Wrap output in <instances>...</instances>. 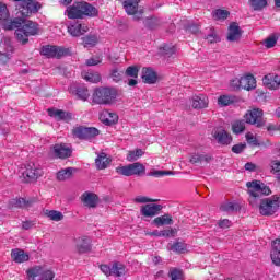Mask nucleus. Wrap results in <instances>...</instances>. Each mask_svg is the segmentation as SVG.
Segmentation results:
<instances>
[{
	"label": "nucleus",
	"instance_id": "f257e3e1",
	"mask_svg": "<svg viewBox=\"0 0 280 280\" xmlns=\"http://www.w3.org/2000/svg\"><path fill=\"white\" fill-rule=\"evenodd\" d=\"M97 14V8L86 1L74 2L66 9V15L70 20L86 19V16L93 19Z\"/></svg>",
	"mask_w": 280,
	"mask_h": 280
},
{
	"label": "nucleus",
	"instance_id": "f03ea898",
	"mask_svg": "<svg viewBox=\"0 0 280 280\" xmlns=\"http://www.w3.org/2000/svg\"><path fill=\"white\" fill-rule=\"evenodd\" d=\"M246 187L248 188L247 192L250 196L249 203L252 207H257V200H259L261 196H270L272 194L270 187L261 183V180L247 182Z\"/></svg>",
	"mask_w": 280,
	"mask_h": 280
},
{
	"label": "nucleus",
	"instance_id": "7ed1b4c3",
	"mask_svg": "<svg viewBox=\"0 0 280 280\" xmlns=\"http://www.w3.org/2000/svg\"><path fill=\"white\" fill-rule=\"evenodd\" d=\"M117 95H119V91L115 88H98L93 93L92 102L100 105L113 104L117 100Z\"/></svg>",
	"mask_w": 280,
	"mask_h": 280
},
{
	"label": "nucleus",
	"instance_id": "20e7f679",
	"mask_svg": "<svg viewBox=\"0 0 280 280\" xmlns=\"http://www.w3.org/2000/svg\"><path fill=\"white\" fill-rule=\"evenodd\" d=\"M15 2V10L24 16L30 18L32 14H36L40 10L42 5L36 0H12Z\"/></svg>",
	"mask_w": 280,
	"mask_h": 280
},
{
	"label": "nucleus",
	"instance_id": "39448f33",
	"mask_svg": "<svg viewBox=\"0 0 280 280\" xmlns=\"http://www.w3.org/2000/svg\"><path fill=\"white\" fill-rule=\"evenodd\" d=\"M280 196L273 195L272 197L264 198L259 203L260 215H275L279 211Z\"/></svg>",
	"mask_w": 280,
	"mask_h": 280
},
{
	"label": "nucleus",
	"instance_id": "423d86ee",
	"mask_svg": "<svg viewBox=\"0 0 280 280\" xmlns=\"http://www.w3.org/2000/svg\"><path fill=\"white\" fill-rule=\"evenodd\" d=\"M116 173L120 176H144L145 165L140 162H135L125 166H118L115 168Z\"/></svg>",
	"mask_w": 280,
	"mask_h": 280
},
{
	"label": "nucleus",
	"instance_id": "0eeeda50",
	"mask_svg": "<svg viewBox=\"0 0 280 280\" xmlns=\"http://www.w3.org/2000/svg\"><path fill=\"white\" fill-rule=\"evenodd\" d=\"M100 135V130L95 127L79 126L72 129V136L81 141H91Z\"/></svg>",
	"mask_w": 280,
	"mask_h": 280
},
{
	"label": "nucleus",
	"instance_id": "6e6552de",
	"mask_svg": "<svg viewBox=\"0 0 280 280\" xmlns=\"http://www.w3.org/2000/svg\"><path fill=\"white\" fill-rule=\"evenodd\" d=\"M244 117L246 124H252V126H255L256 128H262V126L266 125V120H264V110L260 108L248 110Z\"/></svg>",
	"mask_w": 280,
	"mask_h": 280
},
{
	"label": "nucleus",
	"instance_id": "1a4fd4ad",
	"mask_svg": "<svg viewBox=\"0 0 280 280\" xmlns=\"http://www.w3.org/2000/svg\"><path fill=\"white\" fill-rule=\"evenodd\" d=\"M50 152L55 159H61L62 161H65V159L71 158V154H73V150H71L67 143L54 144L50 147Z\"/></svg>",
	"mask_w": 280,
	"mask_h": 280
},
{
	"label": "nucleus",
	"instance_id": "9d476101",
	"mask_svg": "<svg viewBox=\"0 0 280 280\" xmlns=\"http://www.w3.org/2000/svg\"><path fill=\"white\" fill-rule=\"evenodd\" d=\"M40 54L42 56H46V58L60 59L62 56H67L68 50L62 47L47 45L42 48Z\"/></svg>",
	"mask_w": 280,
	"mask_h": 280
},
{
	"label": "nucleus",
	"instance_id": "9b49d317",
	"mask_svg": "<svg viewBox=\"0 0 280 280\" xmlns=\"http://www.w3.org/2000/svg\"><path fill=\"white\" fill-rule=\"evenodd\" d=\"M163 210V206L159 203H147L141 207L140 212L143 218H155Z\"/></svg>",
	"mask_w": 280,
	"mask_h": 280
},
{
	"label": "nucleus",
	"instance_id": "f8f14e48",
	"mask_svg": "<svg viewBox=\"0 0 280 280\" xmlns=\"http://www.w3.org/2000/svg\"><path fill=\"white\" fill-rule=\"evenodd\" d=\"M212 137L220 145H231L233 143V136L224 129L215 130L212 132Z\"/></svg>",
	"mask_w": 280,
	"mask_h": 280
},
{
	"label": "nucleus",
	"instance_id": "ddd939ff",
	"mask_svg": "<svg viewBox=\"0 0 280 280\" xmlns=\"http://www.w3.org/2000/svg\"><path fill=\"white\" fill-rule=\"evenodd\" d=\"M24 176L27 178V183H36V180L43 176V170L34 164H28L24 172Z\"/></svg>",
	"mask_w": 280,
	"mask_h": 280
},
{
	"label": "nucleus",
	"instance_id": "4468645a",
	"mask_svg": "<svg viewBox=\"0 0 280 280\" xmlns=\"http://www.w3.org/2000/svg\"><path fill=\"white\" fill-rule=\"evenodd\" d=\"M86 32H89V25L84 23L75 22L68 26V33L70 34V36H73L74 38L84 36Z\"/></svg>",
	"mask_w": 280,
	"mask_h": 280
},
{
	"label": "nucleus",
	"instance_id": "2eb2a0df",
	"mask_svg": "<svg viewBox=\"0 0 280 280\" xmlns=\"http://www.w3.org/2000/svg\"><path fill=\"white\" fill-rule=\"evenodd\" d=\"M240 38H242V28H240L237 22H232L228 28L226 40H229V43H236Z\"/></svg>",
	"mask_w": 280,
	"mask_h": 280
},
{
	"label": "nucleus",
	"instance_id": "dca6fc26",
	"mask_svg": "<svg viewBox=\"0 0 280 280\" xmlns=\"http://www.w3.org/2000/svg\"><path fill=\"white\" fill-rule=\"evenodd\" d=\"M81 202H83L84 207H89V209H95L100 202V197L94 192L85 191L81 196Z\"/></svg>",
	"mask_w": 280,
	"mask_h": 280
},
{
	"label": "nucleus",
	"instance_id": "f3484780",
	"mask_svg": "<svg viewBox=\"0 0 280 280\" xmlns=\"http://www.w3.org/2000/svg\"><path fill=\"white\" fill-rule=\"evenodd\" d=\"M141 78L144 84H156L159 82V74L152 68H142Z\"/></svg>",
	"mask_w": 280,
	"mask_h": 280
},
{
	"label": "nucleus",
	"instance_id": "a211bd4d",
	"mask_svg": "<svg viewBox=\"0 0 280 280\" xmlns=\"http://www.w3.org/2000/svg\"><path fill=\"white\" fill-rule=\"evenodd\" d=\"M100 121L105 126H115L119 121V116L115 113H110L108 109H104L100 114Z\"/></svg>",
	"mask_w": 280,
	"mask_h": 280
},
{
	"label": "nucleus",
	"instance_id": "6ab92c4d",
	"mask_svg": "<svg viewBox=\"0 0 280 280\" xmlns=\"http://www.w3.org/2000/svg\"><path fill=\"white\" fill-rule=\"evenodd\" d=\"M213 160V155L209 153H194L190 156V163L192 165H208Z\"/></svg>",
	"mask_w": 280,
	"mask_h": 280
},
{
	"label": "nucleus",
	"instance_id": "aec40b11",
	"mask_svg": "<svg viewBox=\"0 0 280 280\" xmlns=\"http://www.w3.org/2000/svg\"><path fill=\"white\" fill-rule=\"evenodd\" d=\"M264 85L270 91L280 89V77L278 74H267L262 79Z\"/></svg>",
	"mask_w": 280,
	"mask_h": 280
},
{
	"label": "nucleus",
	"instance_id": "412c9836",
	"mask_svg": "<svg viewBox=\"0 0 280 280\" xmlns=\"http://www.w3.org/2000/svg\"><path fill=\"white\" fill-rule=\"evenodd\" d=\"M47 112L49 117H55V119L58 121H71V119H73L71 113L65 112L62 109L48 108Z\"/></svg>",
	"mask_w": 280,
	"mask_h": 280
},
{
	"label": "nucleus",
	"instance_id": "4be33fe9",
	"mask_svg": "<svg viewBox=\"0 0 280 280\" xmlns=\"http://www.w3.org/2000/svg\"><path fill=\"white\" fill-rule=\"evenodd\" d=\"M79 255H84V253H91V238L89 236H82L77 240L75 245Z\"/></svg>",
	"mask_w": 280,
	"mask_h": 280
},
{
	"label": "nucleus",
	"instance_id": "5701e85b",
	"mask_svg": "<svg viewBox=\"0 0 280 280\" xmlns=\"http://www.w3.org/2000/svg\"><path fill=\"white\" fill-rule=\"evenodd\" d=\"M244 91H253V89H257V80L253 74H247L241 78V90Z\"/></svg>",
	"mask_w": 280,
	"mask_h": 280
},
{
	"label": "nucleus",
	"instance_id": "b1692460",
	"mask_svg": "<svg viewBox=\"0 0 280 280\" xmlns=\"http://www.w3.org/2000/svg\"><path fill=\"white\" fill-rule=\"evenodd\" d=\"M141 0H125L122 3L125 12L129 16H135L137 14V12H139V2Z\"/></svg>",
	"mask_w": 280,
	"mask_h": 280
},
{
	"label": "nucleus",
	"instance_id": "393cba45",
	"mask_svg": "<svg viewBox=\"0 0 280 280\" xmlns=\"http://www.w3.org/2000/svg\"><path fill=\"white\" fill-rule=\"evenodd\" d=\"M112 161L113 160L108 158L106 153L104 152L100 153L95 159L96 170H106L110 165Z\"/></svg>",
	"mask_w": 280,
	"mask_h": 280
},
{
	"label": "nucleus",
	"instance_id": "a878e982",
	"mask_svg": "<svg viewBox=\"0 0 280 280\" xmlns=\"http://www.w3.org/2000/svg\"><path fill=\"white\" fill-rule=\"evenodd\" d=\"M20 30L26 33L28 36L38 35V24L31 20H25L24 25Z\"/></svg>",
	"mask_w": 280,
	"mask_h": 280
},
{
	"label": "nucleus",
	"instance_id": "bb28decb",
	"mask_svg": "<svg viewBox=\"0 0 280 280\" xmlns=\"http://www.w3.org/2000/svg\"><path fill=\"white\" fill-rule=\"evenodd\" d=\"M153 224H155V226H172V224H174V219L170 213H165L155 218Z\"/></svg>",
	"mask_w": 280,
	"mask_h": 280
},
{
	"label": "nucleus",
	"instance_id": "cd10ccee",
	"mask_svg": "<svg viewBox=\"0 0 280 280\" xmlns=\"http://www.w3.org/2000/svg\"><path fill=\"white\" fill-rule=\"evenodd\" d=\"M25 24V19L22 18H15L11 20L10 22H5L3 24L4 30L12 31V30H21L23 28V25Z\"/></svg>",
	"mask_w": 280,
	"mask_h": 280
},
{
	"label": "nucleus",
	"instance_id": "c85d7f7f",
	"mask_svg": "<svg viewBox=\"0 0 280 280\" xmlns=\"http://www.w3.org/2000/svg\"><path fill=\"white\" fill-rule=\"evenodd\" d=\"M11 258L15 264H23L25 261H30V255L25 254L22 249H13L11 252Z\"/></svg>",
	"mask_w": 280,
	"mask_h": 280
},
{
	"label": "nucleus",
	"instance_id": "c756f323",
	"mask_svg": "<svg viewBox=\"0 0 280 280\" xmlns=\"http://www.w3.org/2000/svg\"><path fill=\"white\" fill-rule=\"evenodd\" d=\"M271 261L275 266H280V238L272 243Z\"/></svg>",
	"mask_w": 280,
	"mask_h": 280
},
{
	"label": "nucleus",
	"instance_id": "7c9ffc66",
	"mask_svg": "<svg viewBox=\"0 0 280 280\" xmlns=\"http://www.w3.org/2000/svg\"><path fill=\"white\" fill-rule=\"evenodd\" d=\"M209 106V97L203 94H199L192 98V108H207Z\"/></svg>",
	"mask_w": 280,
	"mask_h": 280
},
{
	"label": "nucleus",
	"instance_id": "2f4dec72",
	"mask_svg": "<svg viewBox=\"0 0 280 280\" xmlns=\"http://www.w3.org/2000/svg\"><path fill=\"white\" fill-rule=\"evenodd\" d=\"M143 25L147 30H156L161 27V20L154 15H150L143 20Z\"/></svg>",
	"mask_w": 280,
	"mask_h": 280
},
{
	"label": "nucleus",
	"instance_id": "473e14b6",
	"mask_svg": "<svg viewBox=\"0 0 280 280\" xmlns=\"http://www.w3.org/2000/svg\"><path fill=\"white\" fill-rule=\"evenodd\" d=\"M10 21V11L8 10V5L3 2H0V23L5 25Z\"/></svg>",
	"mask_w": 280,
	"mask_h": 280
},
{
	"label": "nucleus",
	"instance_id": "72a5a7b5",
	"mask_svg": "<svg viewBox=\"0 0 280 280\" xmlns=\"http://www.w3.org/2000/svg\"><path fill=\"white\" fill-rule=\"evenodd\" d=\"M126 275V266L120 262H114L112 265V276L114 277H124Z\"/></svg>",
	"mask_w": 280,
	"mask_h": 280
},
{
	"label": "nucleus",
	"instance_id": "f704fd0d",
	"mask_svg": "<svg viewBox=\"0 0 280 280\" xmlns=\"http://www.w3.org/2000/svg\"><path fill=\"white\" fill-rule=\"evenodd\" d=\"M171 250L177 255H183L184 253H187V244H185V242L176 241L171 245Z\"/></svg>",
	"mask_w": 280,
	"mask_h": 280
},
{
	"label": "nucleus",
	"instance_id": "c9c22d12",
	"mask_svg": "<svg viewBox=\"0 0 280 280\" xmlns=\"http://www.w3.org/2000/svg\"><path fill=\"white\" fill-rule=\"evenodd\" d=\"M83 79L86 82H91L92 84H97V82H102V75L98 72H86L83 74Z\"/></svg>",
	"mask_w": 280,
	"mask_h": 280
},
{
	"label": "nucleus",
	"instance_id": "e433bc0d",
	"mask_svg": "<svg viewBox=\"0 0 280 280\" xmlns=\"http://www.w3.org/2000/svg\"><path fill=\"white\" fill-rule=\"evenodd\" d=\"M45 215L52 220V222H60L61 220H65V214L57 210H46Z\"/></svg>",
	"mask_w": 280,
	"mask_h": 280
},
{
	"label": "nucleus",
	"instance_id": "4c0bfd02",
	"mask_svg": "<svg viewBox=\"0 0 280 280\" xmlns=\"http://www.w3.org/2000/svg\"><path fill=\"white\" fill-rule=\"evenodd\" d=\"M15 38L20 45H27V43H30V35L26 32L21 31V28L15 30Z\"/></svg>",
	"mask_w": 280,
	"mask_h": 280
},
{
	"label": "nucleus",
	"instance_id": "58836bf2",
	"mask_svg": "<svg viewBox=\"0 0 280 280\" xmlns=\"http://www.w3.org/2000/svg\"><path fill=\"white\" fill-rule=\"evenodd\" d=\"M73 176V167H67L57 173V180H69Z\"/></svg>",
	"mask_w": 280,
	"mask_h": 280
},
{
	"label": "nucleus",
	"instance_id": "ea45409f",
	"mask_svg": "<svg viewBox=\"0 0 280 280\" xmlns=\"http://www.w3.org/2000/svg\"><path fill=\"white\" fill-rule=\"evenodd\" d=\"M143 154H144V152L141 149L128 151L127 161H129L130 163H132L135 161H139V159H141V156H143Z\"/></svg>",
	"mask_w": 280,
	"mask_h": 280
},
{
	"label": "nucleus",
	"instance_id": "a19ab883",
	"mask_svg": "<svg viewBox=\"0 0 280 280\" xmlns=\"http://www.w3.org/2000/svg\"><path fill=\"white\" fill-rule=\"evenodd\" d=\"M246 130V121L244 120H236L232 124V131L234 135H241Z\"/></svg>",
	"mask_w": 280,
	"mask_h": 280
},
{
	"label": "nucleus",
	"instance_id": "79ce46f5",
	"mask_svg": "<svg viewBox=\"0 0 280 280\" xmlns=\"http://www.w3.org/2000/svg\"><path fill=\"white\" fill-rule=\"evenodd\" d=\"M219 106H231V104H235V96L231 95H221L218 98Z\"/></svg>",
	"mask_w": 280,
	"mask_h": 280
},
{
	"label": "nucleus",
	"instance_id": "37998d69",
	"mask_svg": "<svg viewBox=\"0 0 280 280\" xmlns=\"http://www.w3.org/2000/svg\"><path fill=\"white\" fill-rule=\"evenodd\" d=\"M82 43L84 47H95V45L98 43L97 35L84 36L82 37Z\"/></svg>",
	"mask_w": 280,
	"mask_h": 280
},
{
	"label": "nucleus",
	"instance_id": "c03bdc74",
	"mask_svg": "<svg viewBox=\"0 0 280 280\" xmlns=\"http://www.w3.org/2000/svg\"><path fill=\"white\" fill-rule=\"evenodd\" d=\"M168 277L171 280H183L185 279V275L182 269L171 268L168 271Z\"/></svg>",
	"mask_w": 280,
	"mask_h": 280
},
{
	"label": "nucleus",
	"instance_id": "a18cd8bd",
	"mask_svg": "<svg viewBox=\"0 0 280 280\" xmlns=\"http://www.w3.org/2000/svg\"><path fill=\"white\" fill-rule=\"evenodd\" d=\"M249 3L256 12L261 11V9L266 8L268 5L267 0H249Z\"/></svg>",
	"mask_w": 280,
	"mask_h": 280
},
{
	"label": "nucleus",
	"instance_id": "49530a36",
	"mask_svg": "<svg viewBox=\"0 0 280 280\" xmlns=\"http://www.w3.org/2000/svg\"><path fill=\"white\" fill-rule=\"evenodd\" d=\"M205 40H207L210 45H213L215 43H220V37L218 35V32H215L214 28H210V34H208L206 37H205Z\"/></svg>",
	"mask_w": 280,
	"mask_h": 280
},
{
	"label": "nucleus",
	"instance_id": "de8ad7c7",
	"mask_svg": "<svg viewBox=\"0 0 280 280\" xmlns=\"http://www.w3.org/2000/svg\"><path fill=\"white\" fill-rule=\"evenodd\" d=\"M26 275L30 277V279H36V277H40V275H43V267L36 266L27 269Z\"/></svg>",
	"mask_w": 280,
	"mask_h": 280
},
{
	"label": "nucleus",
	"instance_id": "09e8293b",
	"mask_svg": "<svg viewBox=\"0 0 280 280\" xmlns=\"http://www.w3.org/2000/svg\"><path fill=\"white\" fill-rule=\"evenodd\" d=\"M162 56H173L176 52V47L164 44L160 47Z\"/></svg>",
	"mask_w": 280,
	"mask_h": 280
},
{
	"label": "nucleus",
	"instance_id": "8fccbe9b",
	"mask_svg": "<svg viewBox=\"0 0 280 280\" xmlns=\"http://www.w3.org/2000/svg\"><path fill=\"white\" fill-rule=\"evenodd\" d=\"M110 78L113 80V82H121V80H124V71L114 68L110 72Z\"/></svg>",
	"mask_w": 280,
	"mask_h": 280
},
{
	"label": "nucleus",
	"instance_id": "3c124183",
	"mask_svg": "<svg viewBox=\"0 0 280 280\" xmlns=\"http://www.w3.org/2000/svg\"><path fill=\"white\" fill-rule=\"evenodd\" d=\"M230 15H231V12H229L226 10H222V9L215 10V12L213 14L214 19H217L219 21L220 20L224 21V20L229 19Z\"/></svg>",
	"mask_w": 280,
	"mask_h": 280
},
{
	"label": "nucleus",
	"instance_id": "603ef678",
	"mask_svg": "<svg viewBox=\"0 0 280 280\" xmlns=\"http://www.w3.org/2000/svg\"><path fill=\"white\" fill-rule=\"evenodd\" d=\"M77 96L79 100H82L83 102H86L89 100V89L86 88H78L77 89Z\"/></svg>",
	"mask_w": 280,
	"mask_h": 280
},
{
	"label": "nucleus",
	"instance_id": "864d4df0",
	"mask_svg": "<svg viewBox=\"0 0 280 280\" xmlns=\"http://www.w3.org/2000/svg\"><path fill=\"white\" fill-rule=\"evenodd\" d=\"M125 74L128 78H139V68L137 66H129L126 69Z\"/></svg>",
	"mask_w": 280,
	"mask_h": 280
},
{
	"label": "nucleus",
	"instance_id": "5fc2aeb1",
	"mask_svg": "<svg viewBox=\"0 0 280 280\" xmlns=\"http://www.w3.org/2000/svg\"><path fill=\"white\" fill-rule=\"evenodd\" d=\"M277 40H279V37L271 35L265 39L264 45L267 49H272L277 45Z\"/></svg>",
	"mask_w": 280,
	"mask_h": 280
},
{
	"label": "nucleus",
	"instance_id": "6e6d98bb",
	"mask_svg": "<svg viewBox=\"0 0 280 280\" xmlns=\"http://www.w3.org/2000/svg\"><path fill=\"white\" fill-rule=\"evenodd\" d=\"M269 167H271V170H270L271 174H276V176H280V161L279 160H272L269 164Z\"/></svg>",
	"mask_w": 280,
	"mask_h": 280
},
{
	"label": "nucleus",
	"instance_id": "4d7b16f0",
	"mask_svg": "<svg viewBox=\"0 0 280 280\" xmlns=\"http://www.w3.org/2000/svg\"><path fill=\"white\" fill-rule=\"evenodd\" d=\"M176 233H178V230L176 229H166L160 231L159 237H174Z\"/></svg>",
	"mask_w": 280,
	"mask_h": 280
},
{
	"label": "nucleus",
	"instance_id": "13d9d810",
	"mask_svg": "<svg viewBox=\"0 0 280 280\" xmlns=\"http://www.w3.org/2000/svg\"><path fill=\"white\" fill-rule=\"evenodd\" d=\"M150 176H154L155 178H162L163 176H174V172L172 171H154L150 173Z\"/></svg>",
	"mask_w": 280,
	"mask_h": 280
},
{
	"label": "nucleus",
	"instance_id": "bf43d9fd",
	"mask_svg": "<svg viewBox=\"0 0 280 280\" xmlns=\"http://www.w3.org/2000/svg\"><path fill=\"white\" fill-rule=\"evenodd\" d=\"M133 202H137L138 205H145L147 202H158V200L144 196H138L133 199Z\"/></svg>",
	"mask_w": 280,
	"mask_h": 280
},
{
	"label": "nucleus",
	"instance_id": "052dcab7",
	"mask_svg": "<svg viewBox=\"0 0 280 280\" xmlns=\"http://www.w3.org/2000/svg\"><path fill=\"white\" fill-rule=\"evenodd\" d=\"M221 211H237V205L233 202H228L221 206Z\"/></svg>",
	"mask_w": 280,
	"mask_h": 280
},
{
	"label": "nucleus",
	"instance_id": "680f3d73",
	"mask_svg": "<svg viewBox=\"0 0 280 280\" xmlns=\"http://www.w3.org/2000/svg\"><path fill=\"white\" fill-rule=\"evenodd\" d=\"M101 62H102V57H92L85 61V65L88 67H95L97 65H101Z\"/></svg>",
	"mask_w": 280,
	"mask_h": 280
},
{
	"label": "nucleus",
	"instance_id": "e2e57ef3",
	"mask_svg": "<svg viewBox=\"0 0 280 280\" xmlns=\"http://www.w3.org/2000/svg\"><path fill=\"white\" fill-rule=\"evenodd\" d=\"M243 150H246V143H238L232 147V152H234V154H242Z\"/></svg>",
	"mask_w": 280,
	"mask_h": 280
},
{
	"label": "nucleus",
	"instance_id": "0e129e2a",
	"mask_svg": "<svg viewBox=\"0 0 280 280\" xmlns=\"http://www.w3.org/2000/svg\"><path fill=\"white\" fill-rule=\"evenodd\" d=\"M231 86L234 91H242V78L232 80Z\"/></svg>",
	"mask_w": 280,
	"mask_h": 280
},
{
	"label": "nucleus",
	"instance_id": "69168bd1",
	"mask_svg": "<svg viewBox=\"0 0 280 280\" xmlns=\"http://www.w3.org/2000/svg\"><path fill=\"white\" fill-rule=\"evenodd\" d=\"M54 277H56V273L51 270L42 271L43 280H54Z\"/></svg>",
	"mask_w": 280,
	"mask_h": 280
},
{
	"label": "nucleus",
	"instance_id": "338daca9",
	"mask_svg": "<svg viewBox=\"0 0 280 280\" xmlns=\"http://www.w3.org/2000/svg\"><path fill=\"white\" fill-rule=\"evenodd\" d=\"M246 141L250 145H259V142L257 141V138L253 133H246Z\"/></svg>",
	"mask_w": 280,
	"mask_h": 280
},
{
	"label": "nucleus",
	"instance_id": "774afa93",
	"mask_svg": "<svg viewBox=\"0 0 280 280\" xmlns=\"http://www.w3.org/2000/svg\"><path fill=\"white\" fill-rule=\"evenodd\" d=\"M186 32H189V34H198L200 26L198 24H190L186 27Z\"/></svg>",
	"mask_w": 280,
	"mask_h": 280
}]
</instances>
